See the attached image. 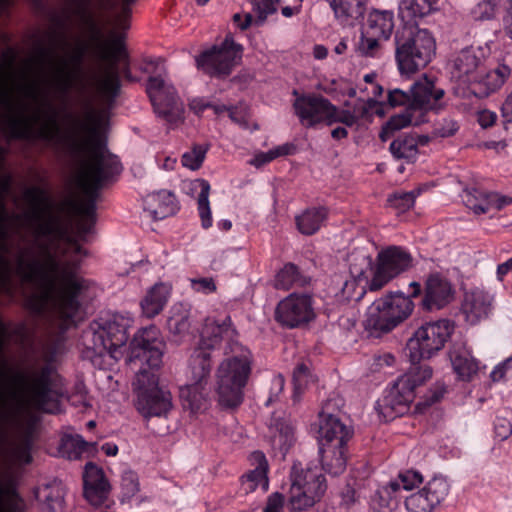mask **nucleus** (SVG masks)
Here are the masks:
<instances>
[{"label": "nucleus", "instance_id": "5701e85b", "mask_svg": "<svg viewBox=\"0 0 512 512\" xmlns=\"http://www.w3.org/2000/svg\"><path fill=\"white\" fill-rule=\"evenodd\" d=\"M412 110L423 113V117L428 111H438L442 108L440 103L445 92L442 88L435 85V77L423 74L410 87Z\"/></svg>", "mask_w": 512, "mask_h": 512}, {"label": "nucleus", "instance_id": "bb28decb", "mask_svg": "<svg viewBox=\"0 0 512 512\" xmlns=\"http://www.w3.org/2000/svg\"><path fill=\"white\" fill-rule=\"evenodd\" d=\"M463 203L475 214L480 215L492 209L501 210L512 203V198L478 188H466L461 194Z\"/></svg>", "mask_w": 512, "mask_h": 512}, {"label": "nucleus", "instance_id": "f257e3e1", "mask_svg": "<svg viewBox=\"0 0 512 512\" xmlns=\"http://www.w3.org/2000/svg\"><path fill=\"white\" fill-rule=\"evenodd\" d=\"M41 261L33 247L19 248L14 257V272L25 283H36L40 289L26 299L27 308L37 315L52 314L68 324L77 314L79 296L89 282L79 272L80 264L61 259L52 253L48 244L39 243Z\"/></svg>", "mask_w": 512, "mask_h": 512}, {"label": "nucleus", "instance_id": "052dcab7", "mask_svg": "<svg viewBox=\"0 0 512 512\" xmlns=\"http://www.w3.org/2000/svg\"><path fill=\"white\" fill-rule=\"evenodd\" d=\"M354 111L357 119H366L371 117L373 114H382L380 111V103L374 98L359 99L357 104L354 106Z\"/></svg>", "mask_w": 512, "mask_h": 512}, {"label": "nucleus", "instance_id": "2f4dec72", "mask_svg": "<svg viewBox=\"0 0 512 512\" xmlns=\"http://www.w3.org/2000/svg\"><path fill=\"white\" fill-rule=\"evenodd\" d=\"M422 475L413 470H407L392 479L386 485L380 487L377 494L382 505H388L389 501L396 498L401 490H412L422 483Z\"/></svg>", "mask_w": 512, "mask_h": 512}, {"label": "nucleus", "instance_id": "e433bc0d", "mask_svg": "<svg viewBox=\"0 0 512 512\" xmlns=\"http://www.w3.org/2000/svg\"><path fill=\"white\" fill-rule=\"evenodd\" d=\"M439 0H398L400 18L406 24H416L421 19L437 9Z\"/></svg>", "mask_w": 512, "mask_h": 512}, {"label": "nucleus", "instance_id": "c9c22d12", "mask_svg": "<svg viewBox=\"0 0 512 512\" xmlns=\"http://www.w3.org/2000/svg\"><path fill=\"white\" fill-rule=\"evenodd\" d=\"M170 297V287L164 283H157L151 287L140 302L142 314L147 318H154L166 306Z\"/></svg>", "mask_w": 512, "mask_h": 512}, {"label": "nucleus", "instance_id": "0e129e2a", "mask_svg": "<svg viewBox=\"0 0 512 512\" xmlns=\"http://www.w3.org/2000/svg\"><path fill=\"white\" fill-rule=\"evenodd\" d=\"M278 2L279 0H251L254 11L262 20L276 12Z\"/></svg>", "mask_w": 512, "mask_h": 512}, {"label": "nucleus", "instance_id": "bf43d9fd", "mask_svg": "<svg viewBox=\"0 0 512 512\" xmlns=\"http://www.w3.org/2000/svg\"><path fill=\"white\" fill-rule=\"evenodd\" d=\"M495 437L504 441L512 434V412L504 411L502 414L496 416L494 421Z\"/></svg>", "mask_w": 512, "mask_h": 512}, {"label": "nucleus", "instance_id": "39448f33", "mask_svg": "<svg viewBox=\"0 0 512 512\" xmlns=\"http://www.w3.org/2000/svg\"><path fill=\"white\" fill-rule=\"evenodd\" d=\"M216 332H223L228 337L233 336L234 330L230 327V317H226L222 323L207 319L204 324L199 346L190 359L189 383L182 386L179 391L183 407L191 412L199 411L207 401L209 394L207 384L212 368L210 350L215 348L220 339Z\"/></svg>", "mask_w": 512, "mask_h": 512}, {"label": "nucleus", "instance_id": "ddd939ff", "mask_svg": "<svg viewBox=\"0 0 512 512\" xmlns=\"http://www.w3.org/2000/svg\"><path fill=\"white\" fill-rule=\"evenodd\" d=\"M454 331V324L447 319L421 325L409 339L407 349L412 365L430 358L440 351Z\"/></svg>", "mask_w": 512, "mask_h": 512}, {"label": "nucleus", "instance_id": "603ef678", "mask_svg": "<svg viewBox=\"0 0 512 512\" xmlns=\"http://www.w3.org/2000/svg\"><path fill=\"white\" fill-rule=\"evenodd\" d=\"M86 448L87 442L79 434H66L61 439L60 452L68 459H78Z\"/></svg>", "mask_w": 512, "mask_h": 512}, {"label": "nucleus", "instance_id": "37998d69", "mask_svg": "<svg viewBox=\"0 0 512 512\" xmlns=\"http://www.w3.org/2000/svg\"><path fill=\"white\" fill-rule=\"evenodd\" d=\"M35 497L43 512H56L62 507L63 490L60 484H45L36 489Z\"/></svg>", "mask_w": 512, "mask_h": 512}, {"label": "nucleus", "instance_id": "ea45409f", "mask_svg": "<svg viewBox=\"0 0 512 512\" xmlns=\"http://www.w3.org/2000/svg\"><path fill=\"white\" fill-rule=\"evenodd\" d=\"M190 309L183 303L174 304L169 310L167 328L177 341L182 340L190 330Z\"/></svg>", "mask_w": 512, "mask_h": 512}, {"label": "nucleus", "instance_id": "13d9d810", "mask_svg": "<svg viewBox=\"0 0 512 512\" xmlns=\"http://www.w3.org/2000/svg\"><path fill=\"white\" fill-rule=\"evenodd\" d=\"M380 39H382V37L373 36L372 34H369L368 31L363 30L358 44L359 52L367 57H376L380 51Z\"/></svg>", "mask_w": 512, "mask_h": 512}, {"label": "nucleus", "instance_id": "393cba45", "mask_svg": "<svg viewBox=\"0 0 512 512\" xmlns=\"http://www.w3.org/2000/svg\"><path fill=\"white\" fill-rule=\"evenodd\" d=\"M455 296L450 280L441 273H431L425 282L422 306L428 311L440 310L449 305Z\"/></svg>", "mask_w": 512, "mask_h": 512}, {"label": "nucleus", "instance_id": "c756f323", "mask_svg": "<svg viewBox=\"0 0 512 512\" xmlns=\"http://www.w3.org/2000/svg\"><path fill=\"white\" fill-rule=\"evenodd\" d=\"M249 462L253 469L242 477V489L246 493L253 492L257 488H261L264 492L267 491L269 487L268 461L265 454L261 451L252 452Z\"/></svg>", "mask_w": 512, "mask_h": 512}, {"label": "nucleus", "instance_id": "6e6552de", "mask_svg": "<svg viewBox=\"0 0 512 512\" xmlns=\"http://www.w3.org/2000/svg\"><path fill=\"white\" fill-rule=\"evenodd\" d=\"M431 376L432 369L427 364L412 365L386 389L382 399L378 400L379 414L386 421L406 414L415 399L416 387L422 385Z\"/></svg>", "mask_w": 512, "mask_h": 512}, {"label": "nucleus", "instance_id": "473e14b6", "mask_svg": "<svg viewBox=\"0 0 512 512\" xmlns=\"http://www.w3.org/2000/svg\"><path fill=\"white\" fill-rule=\"evenodd\" d=\"M187 193L197 194V209L204 229L212 226V212L209 202L210 184L205 179H194L185 184Z\"/></svg>", "mask_w": 512, "mask_h": 512}, {"label": "nucleus", "instance_id": "b1692460", "mask_svg": "<svg viewBox=\"0 0 512 512\" xmlns=\"http://www.w3.org/2000/svg\"><path fill=\"white\" fill-rule=\"evenodd\" d=\"M484 63L485 55L482 48L463 49L451 61V76L462 84L478 82Z\"/></svg>", "mask_w": 512, "mask_h": 512}, {"label": "nucleus", "instance_id": "dca6fc26", "mask_svg": "<svg viewBox=\"0 0 512 512\" xmlns=\"http://www.w3.org/2000/svg\"><path fill=\"white\" fill-rule=\"evenodd\" d=\"M124 54L123 44L118 38L99 44V56L108 64L102 74L95 79V88L100 96L113 98L117 95L120 87L117 63Z\"/></svg>", "mask_w": 512, "mask_h": 512}, {"label": "nucleus", "instance_id": "4d7b16f0", "mask_svg": "<svg viewBox=\"0 0 512 512\" xmlns=\"http://www.w3.org/2000/svg\"><path fill=\"white\" fill-rule=\"evenodd\" d=\"M313 375L305 364H299L293 372L294 399L304 391L310 382H313Z\"/></svg>", "mask_w": 512, "mask_h": 512}, {"label": "nucleus", "instance_id": "6ab92c4d", "mask_svg": "<svg viewBox=\"0 0 512 512\" xmlns=\"http://www.w3.org/2000/svg\"><path fill=\"white\" fill-rule=\"evenodd\" d=\"M15 83L11 74L0 67V124L14 138H28L30 129L22 125V120L17 113V104L14 99Z\"/></svg>", "mask_w": 512, "mask_h": 512}, {"label": "nucleus", "instance_id": "4be33fe9", "mask_svg": "<svg viewBox=\"0 0 512 512\" xmlns=\"http://www.w3.org/2000/svg\"><path fill=\"white\" fill-rule=\"evenodd\" d=\"M296 96L293 102V109L300 123L307 128L315 127L320 123L327 124L329 110L332 103L319 95L302 94L293 91Z\"/></svg>", "mask_w": 512, "mask_h": 512}, {"label": "nucleus", "instance_id": "0eeeda50", "mask_svg": "<svg viewBox=\"0 0 512 512\" xmlns=\"http://www.w3.org/2000/svg\"><path fill=\"white\" fill-rule=\"evenodd\" d=\"M396 61L402 75H411L432 59L436 45L431 33L414 24H406L395 35Z\"/></svg>", "mask_w": 512, "mask_h": 512}, {"label": "nucleus", "instance_id": "c03bdc74", "mask_svg": "<svg viewBox=\"0 0 512 512\" xmlns=\"http://www.w3.org/2000/svg\"><path fill=\"white\" fill-rule=\"evenodd\" d=\"M326 218V208H308L296 217L297 228L304 235H312L321 228Z\"/></svg>", "mask_w": 512, "mask_h": 512}, {"label": "nucleus", "instance_id": "8fccbe9b", "mask_svg": "<svg viewBox=\"0 0 512 512\" xmlns=\"http://www.w3.org/2000/svg\"><path fill=\"white\" fill-rule=\"evenodd\" d=\"M350 275L351 279L346 280L343 284V293L349 299L360 300L365 293L364 286L362 285L364 282L363 267L356 268L350 266Z\"/></svg>", "mask_w": 512, "mask_h": 512}, {"label": "nucleus", "instance_id": "7ed1b4c3", "mask_svg": "<svg viewBox=\"0 0 512 512\" xmlns=\"http://www.w3.org/2000/svg\"><path fill=\"white\" fill-rule=\"evenodd\" d=\"M57 378L58 374L51 363L41 366L33 364L27 368L26 374H18L16 379L22 388L13 389L8 395H0V425L28 409L56 413L59 410ZM4 440L5 433L0 428V444ZM30 450L28 439L13 443L5 453L0 445V454H4L11 465L29 464L32 461Z\"/></svg>", "mask_w": 512, "mask_h": 512}, {"label": "nucleus", "instance_id": "20e7f679", "mask_svg": "<svg viewBox=\"0 0 512 512\" xmlns=\"http://www.w3.org/2000/svg\"><path fill=\"white\" fill-rule=\"evenodd\" d=\"M164 349L161 333L153 325L140 329L129 345V364L140 362L149 367V370L141 367L133 382L135 406L145 418L166 416L172 409L171 393L159 387L158 376L152 371L160 367Z\"/></svg>", "mask_w": 512, "mask_h": 512}, {"label": "nucleus", "instance_id": "864d4df0", "mask_svg": "<svg viewBox=\"0 0 512 512\" xmlns=\"http://www.w3.org/2000/svg\"><path fill=\"white\" fill-rule=\"evenodd\" d=\"M7 236V227L0 225V285L8 284L12 271L11 263L6 257L9 251L6 243Z\"/></svg>", "mask_w": 512, "mask_h": 512}, {"label": "nucleus", "instance_id": "09e8293b", "mask_svg": "<svg viewBox=\"0 0 512 512\" xmlns=\"http://www.w3.org/2000/svg\"><path fill=\"white\" fill-rule=\"evenodd\" d=\"M26 504L15 489L0 482V512H25Z\"/></svg>", "mask_w": 512, "mask_h": 512}, {"label": "nucleus", "instance_id": "72a5a7b5", "mask_svg": "<svg viewBox=\"0 0 512 512\" xmlns=\"http://www.w3.org/2000/svg\"><path fill=\"white\" fill-rule=\"evenodd\" d=\"M145 212L155 220L164 219L177 210L175 196L167 190L148 195L145 200Z\"/></svg>", "mask_w": 512, "mask_h": 512}, {"label": "nucleus", "instance_id": "423d86ee", "mask_svg": "<svg viewBox=\"0 0 512 512\" xmlns=\"http://www.w3.org/2000/svg\"><path fill=\"white\" fill-rule=\"evenodd\" d=\"M230 327L234 330L233 336L228 337L223 332H216L220 339L215 345L216 347L221 341L227 343V357L216 371L218 402L225 408H235L243 402L244 388L252 371V354L236 340L237 333L231 321Z\"/></svg>", "mask_w": 512, "mask_h": 512}, {"label": "nucleus", "instance_id": "f704fd0d", "mask_svg": "<svg viewBox=\"0 0 512 512\" xmlns=\"http://www.w3.org/2000/svg\"><path fill=\"white\" fill-rule=\"evenodd\" d=\"M319 454L325 472L334 476L344 472L347 465L346 445H319Z\"/></svg>", "mask_w": 512, "mask_h": 512}, {"label": "nucleus", "instance_id": "a18cd8bd", "mask_svg": "<svg viewBox=\"0 0 512 512\" xmlns=\"http://www.w3.org/2000/svg\"><path fill=\"white\" fill-rule=\"evenodd\" d=\"M426 119L423 117V113H418L416 110H412L411 106H407L404 111L399 114L392 116L380 134L382 140H386V134L403 129L409 125H420L425 122Z\"/></svg>", "mask_w": 512, "mask_h": 512}, {"label": "nucleus", "instance_id": "a19ab883", "mask_svg": "<svg viewBox=\"0 0 512 512\" xmlns=\"http://www.w3.org/2000/svg\"><path fill=\"white\" fill-rule=\"evenodd\" d=\"M337 19L343 23L362 19L368 0H326Z\"/></svg>", "mask_w": 512, "mask_h": 512}, {"label": "nucleus", "instance_id": "de8ad7c7", "mask_svg": "<svg viewBox=\"0 0 512 512\" xmlns=\"http://www.w3.org/2000/svg\"><path fill=\"white\" fill-rule=\"evenodd\" d=\"M294 442V428L286 422H278L271 428V443L275 449L285 454Z\"/></svg>", "mask_w": 512, "mask_h": 512}, {"label": "nucleus", "instance_id": "c85d7f7f", "mask_svg": "<svg viewBox=\"0 0 512 512\" xmlns=\"http://www.w3.org/2000/svg\"><path fill=\"white\" fill-rule=\"evenodd\" d=\"M84 496L87 501L99 506L104 503L109 494V484L102 469L93 463H87L83 473Z\"/></svg>", "mask_w": 512, "mask_h": 512}, {"label": "nucleus", "instance_id": "774afa93", "mask_svg": "<svg viewBox=\"0 0 512 512\" xmlns=\"http://www.w3.org/2000/svg\"><path fill=\"white\" fill-rule=\"evenodd\" d=\"M284 503L285 499L281 493H272L267 499L263 512H284Z\"/></svg>", "mask_w": 512, "mask_h": 512}, {"label": "nucleus", "instance_id": "79ce46f5", "mask_svg": "<svg viewBox=\"0 0 512 512\" xmlns=\"http://www.w3.org/2000/svg\"><path fill=\"white\" fill-rule=\"evenodd\" d=\"M47 107L50 113H41V115L37 117L38 126L35 130V137L46 143H59L61 136L57 114L50 103Z\"/></svg>", "mask_w": 512, "mask_h": 512}, {"label": "nucleus", "instance_id": "338daca9", "mask_svg": "<svg viewBox=\"0 0 512 512\" xmlns=\"http://www.w3.org/2000/svg\"><path fill=\"white\" fill-rule=\"evenodd\" d=\"M388 103L391 107L409 106L411 103V92L408 93L398 88L390 90L388 93Z\"/></svg>", "mask_w": 512, "mask_h": 512}, {"label": "nucleus", "instance_id": "412c9836", "mask_svg": "<svg viewBox=\"0 0 512 512\" xmlns=\"http://www.w3.org/2000/svg\"><path fill=\"white\" fill-rule=\"evenodd\" d=\"M450 483L443 476L430 479L420 490L405 499L408 512H433L448 496Z\"/></svg>", "mask_w": 512, "mask_h": 512}, {"label": "nucleus", "instance_id": "f8f14e48", "mask_svg": "<svg viewBox=\"0 0 512 512\" xmlns=\"http://www.w3.org/2000/svg\"><path fill=\"white\" fill-rule=\"evenodd\" d=\"M132 324L133 319L122 314L101 318L92 334L94 351L100 355L106 352L111 358L119 360L123 356V347Z\"/></svg>", "mask_w": 512, "mask_h": 512}, {"label": "nucleus", "instance_id": "3c124183", "mask_svg": "<svg viewBox=\"0 0 512 512\" xmlns=\"http://www.w3.org/2000/svg\"><path fill=\"white\" fill-rule=\"evenodd\" d=\"M304 285L297 267L294 264H286L275 276L274 286L277 289L288 290L293 286Z\"/></svg>", "mask_w": 512, "mask_h": 512}, {"label": "nucleus", "instance_id": "a878e982", "mask_svg": "<svg viewBox=\"0 0 512 512\" xmlns=\"http://www.w3.org/2000/svg\"><path fill=\"white\" fill-rule=\"evenodd\" d=\"M494 299V293L481 287L467 291L461 306L466 321L474 325L488 318L494 308Z\"/></svg>", "mask_w": 512, "mask_h": 512}, {"label": "nucleus", "instance_id": "2eb2a0df", "mask_svg": "<svg viewBox=\"0 0 512 512\" xmlns=\"http://www.w3.org/2000/svg\"><path fill=\"white\" fill-rule=\"evenodd\" d=\"M377 267L368 284L370 291H378L390 280L412 266L411 254L400 246H389L378 253Z\"/></svg>", "mask_w": 512, "mask_h": 512}, {"label": "nucleus", "instance_id": "680f3d73", "mask_svg": "<svg viewBox=\"0 0 512 512\" xmlns=\"http://www.w3.org/2000/svg\"><path fill=\"white\" fill-rule=\"evenodd\" d=\"M357 120L358 119L354 110L352 112L348 110H340L332 104V108L329 110L326 125L330 126L339 122L345 124L346 126H353Z\"/></svg>", "mask_w": 512, "mask_h": 512}, {"label": "nucleus", "instance_id": "69168bd1", "mask_svg": "<svg viewBox=\"0 0 512 512\" xmlns=\"http://www.w3.org/2000/svg\"><path fill=\"white\" fill-rule=\"evenodd\" d=\"M121 486L124 494L127 497L134 496L139 491L137 475L132 471L125 472L122 476Z\"/></svg>", "mask_w": 512, "mask_h": 512}, {"label": "nucleus", "instance_id": "cd10ccee", "mask_svg": "<svg viewBox=\"0 0 512 512\" xmlns=\"http://www.w3.org/2000/svg\"><path fill=\"white\" fill-rule=\"evenodd\" d=\"M319 445H347L352 437L351 427L344 424L337 416L326 411L319 413Z\"/></svg>", "mask_w": 512, "mask_h": 512}, {"label": "nucleus", "instance_id": "9d476101", "mask_svg": "<svg viewBox=\"0 0 512 512\" xmlns=\"http://www.w3.org/2000/svg\"><path fill=\"white\" fill-rule=\"evenodd\" d=\"M23 198L29 207L24 216L31 223L36 238H55L63 234L60 217L53 212L54 203L47 189L27 187Z\"/></svg>", "mask_w": 512, "mask_h": 512}, {"label": "nucleus", "instance_id": "9b49d317", "mask_svg": "<svg viewBox=\"0 0 512 512\" xmlns=\"http://www.w3.org/2000/svg\"><path fill=\"white\" fill-rule=\"evenodd\" d=\"M290 481L289 502L298 511L306 510L320 501L327 489L325 477L317 467L304 468L299 462L291 468Z\"/></svg>", "mask_w": 512, "mask_h": 512}, {"label": "nucleus", "instance_id": "7c9ffc66", "mask_svg": "<svg viewBox=\"0 0 512 512\" xmlns=\"http://www.w3.org/2000/svg\"><path fill=\"white\" fill-rule=\"evenodd\" d=\"M453 370L461 380L469 381L479 370L477 360L463 341H455L449 351Z\"/></svg>", "mask_w": 512, "mask_h": 512}, {"label": "nucleus", "instance_id": "5fc2aeb1", "mask_svg": "<svg viewBox=\"0 0 512 512\" xmlns=\"http://www.w3.org/2000/svg\"><path fill=\"white\" fill-rule=\"evenodd\" d=\"M420 193V189L409 192H395L389 196L388 202L390 206L395 208L398 212H405L414 206L415 199L420 195Z\"/></svg>", "mask_w": 512, "mask_h": 512}, {"label": "nucleus", "instance_id": "58836bf2", "mask_svg": "<svg viewBox=\"0 0 512 512\" xmlns=\"http://www.w3.org/2000/svg\"><path fill=\"white\" fill-rule=\"evenodd\" d=\"M394 29V14L390 10H372L367 19L364 30L373 36H380L387 40Z\"/></svg>", "mask_w": 512, "mask_h": 512}, {"label": "nucleus", "instance_id": "4468645a", "mask_svg": "<svg viewBox=\"0 0 512 512\" xmlns=\"http://www.w3.org/2000/svg\"><path fill=\"white\" fill-rule=\"evenodd\" d=\"M242 50V46L227 35L220 45H214L196 57L197 67L212 77H226L241 60Z\"/></svg>", "mask_w": 512, "mask_h": 512}, {"label": "nucleus", "instance_id": "f3484780", "mask_svg": "<svg viewBox=\"0 0 512 512\" xmlns=\"http://www.w3.org/2000/svg\"><path fill=\"white\" fill-rule=\"evenodd\" d=\"M147 93L158 116L169 124L176 125L181 120L182 105L178 101L175 88L161 75L148 79Z\"/></svg>", "mask_w": 512, "mask_h": 512}, {"label": "nucleus", "instance_id": "a211bd4d", "mask_svg": "<svg viewBox=\"0 0 512 512\" xmlns=\"http://www.w3.org/2000/svg\"><path fill=\"white\" fill-rule=\"evenodd\" d=\"M275 318L287 328L301 327L310 323L316 318L313 298L308 294L288 295L278 303Z\"/></svg>", "mask_w": 512, "mask_h": 512}, {"label": "nucleus", "instance_id": "e2e57ef3", "mask_svg": "<svg viewBox=\"0 0 512 512\" xmlns=\"http://www.w3.org/2000/svg\"><path fill=\"white\" fill-rule=\"evenodd\" d=\"M458 130L459 125L455 120L445 118L435 125L433 134L436 137L447 138L455 135Z\"/></svg>", "mask_w": 512, "mask_h": 512}, {"label": "nucleus", "instance_id": "49530a36", "mask_svg": "<svg viewBox=\"0 0 512 512\" xmlns=\"http://www.w3.org/2000/svg\"><path fill=\"white\" fill-rule=\"evenodd\" d=\"M511 74V69L505 64H498L495 68L486 71L485 66L479 73L478 84H482L486 88L487 93H491L499 89Z\"/></svg>", "mask_w": 512, "mask_h": 512}, {"label": "nucleus", "instance_id": "f03ea898", "mask_svg": "<svg viewBox=\"0 0 512 512\" xmlns=\"http://www.w3.org/2000/svg\"><path fill=\"white\" fill-rule=\"evenodd\" d=\"M109 122L106 109H89L83 121L75 122V129L69 140V147L79 158L78 182L85 198L67 199L63 206L79 216L77 231L81 239L92 231L95 223L96 201L99 190L113 176L120 173L117 157L106 148L105 132Z\"/></svg>", "mask_w": 512, "mask_h": 512}, {"label": "nucleus", "instance_id": "4c0bfd02", "mask_svg": "<svg viewBox=\"0 0 512 512\" xmlns=\"http://www.w3.org/2000/svg\"><path fill=\"white\" fill-rule=\"evenodd\" d=\"M428 143V137L404 135L400 136L390 144V152L397 159L414 161L418 154V147Z\"/></svg>", "mask_w": 512, "mask_h": 512}, {"label": "nucleus", "instance_id": "6e6d98bb", "mask_svg": "<svg viewBox=\"0 0 512 512\" xmlns=\"http://www.w3.org/2000/svg\"><path fill=\"white\" fill-rule=\"evenodd\" d=\"M208 149L209 147L205 145H194L191 150L182 155V165L192 171L198 170L205 160Z\"/></svg>", "mask_w": 512, "mask_h": 512}, {"label": "nucleus", "instance_id": "aec40b11", "mask_svg": "<svg viewBox=\"0 0 512 512\" xmlns=\"http://www.w3.org/2000/svg\"><path fill=\"white\" fill-rule=\"evenodd\" d=\"M86 51L87 46L79 42L75 46L69 60L61 58L60 65L53 67L48 83L60 97H66L78 82Z\"/></svg>", "mask_w": 512, "mask_h": 512}, {"label": "nucleus", "instance_id": "1a4fd4ad", "mask_svg": "<svg viewBox=\"0 0 512 512\" xmlns=\"http://www.w3.org/2000/svg\"><path fill=\"white\" fill-rule=\"evenodd\" d=\"M414 303L402 293L375 300L366 311L364 328L372 336H380L394 329L412 313Z\"/></svg>", "mask_w": 512, "mask_h": 512}]
</instances>
